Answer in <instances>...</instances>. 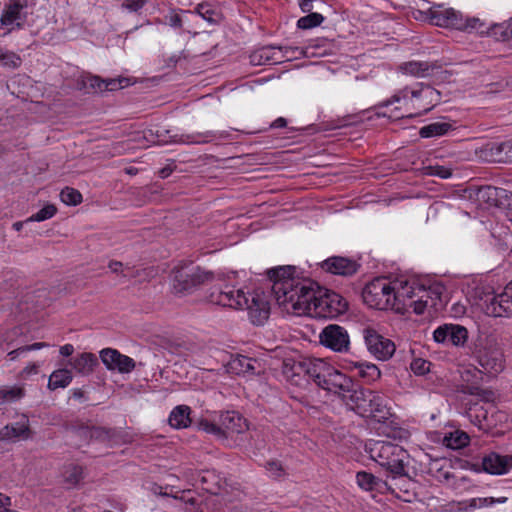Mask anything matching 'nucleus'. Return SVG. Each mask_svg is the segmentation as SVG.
<instances>
[{
	"label": "nucleus",
	"mask_w": 512,
	"mask_h": 512,
	"mask_svg": "<svg viewBox=\"0 0 512 512\" xmlns=\"http://www.w3.org/2000/svg\"><path fill=\"white\" fill-rule=\"evenodd\" d=\"M294 266H279L268 271V277L273 282L272 293L279 306L287 312L295 313L297 308L305 307L312 293L308 291L310 281H300L293 277Z\"/></svg>",
	"instance_id": "1"
},
{
	"label": "nucleus",
	"mask_w": 512,
	"mask_h": 512,
	"mask_svg": "<svg viewBox=\"0 0 512 512\" xmlns=\"http://www.w3.org/2000/svg\"><path fill=\"white\" fill-rule=\"evenodd\" d=\"M209 298L212 303L223 307L247 309L255 325H263L270 315L269 301L263 293H254L249 298L241 289L226 284L212 291Z\"/></svg>",
	"instance_id": "2"
},
{
	"label": "nucleus",
	"mask_w": 512,
	"mask_h": 512,
	"mask_svg": "<svg viewBox=\"0 0 512 512\" xmlns=\"http://www.w3.org/2000/svg\"><path fill=\"white\" fill-rule=\"evenodd\" d=\"M441 100V93L430 85L418 84V88L410 90L405 87L395 93L389 100L380 106L387 107L393 103L403 101L407 114H397L395 118H413L428 113Z\"/></svg>",
	"instance_id": "3"
},
{
	"label": "nucleus",
	"mask_w": 512,
	"mask_h": 512,
	"mask_svg": "<svg viewBox=\"0 0 512 512\" xmlns=\"http://www.w3.org/2000/svg\"><path fill=\"white\" fill-rule=\"evenodd\" d=\"M417 20L428 21L430 24L443 27L452 28L457 30L472 31L476 30L478 33L483 34L484 24L478 18L464 19L459 11L453 8H442L441 6H434L427 11L418 10Z\"/></svg>",
	"instance_id": "4"
},
{
	"label": "nucleus",
	"mask_w": 512,
	"mask_h": 512,
	"mask_svg": "<svg viewBox=\"0 0 512 512\" xmlns=\"http://www.w3.org/2000/svg\"><path fill=\"white\" fill-rule=\"evenodd\" d=\"M313 286L314 283L311 282L307 289L312 293L311 299H307L308 303L305 304V307L297 308L295 313L302 314L313 311L323 317L333 318L346 312L348 303L344 297L334 291L320 289L316 291Z\"/></svg>",
	"instance_id": "5"
},
{
	"label": "nucleus",
	"mask_w": 512,
	"mask_h": 512,
	"mask_svg": "<svg viewBox=\"0 0 512 512\" xmlns=\"http://www.w3.org/2000/svg\"><path fill=\"white\" fill-rule=\"evenodd\" d=\"M366 451L372 460L389 472V475L404 473V468L408 464L407 451L392 442L371 441L366 445Z\"/></svg>",
	"instance_id": "6"
},
{
	"label": "nucleus",
	"mask_w": 512,
	"mask_h": 512,
	"mask_svg": "<svg viewBox=\"0 0 512 512\" xmlns=\"http://www.w3.org/2000/svg\"><path fill=\"white\" fill-rule=\"evenodd\" d=\"M472 359L483 374L497 375L505 368V356L502 348L492 337L479 338L471 351Z\"/></svg>",
	"instance_id": "7"
},
{
	"label": "nucleus",
	"mask_w": 512,
	"mask_h": 512,
	"mask_svg": "<svg viewBox=\"0 0 512 512\" xmlns=\"http://www.w3.org/2000/svg\"><path fill=\"white\" fill-rule=\"evenodd\" d=\"M310 378L318 387L339 396L341 399L352 386L350 377L321 359H316L315 366L310 368Z\"/></svg>",
	"instance_id": "8"
},
{
	"label": "nucleus",
	"mask_w": 512,
	"mask_h": 512,
	"mask_svg": "<svg viewBox=\"0 0 512 512\" xmlns=\"http://www.w3.org/2000/svg\"><path fill=\"white\" fill-rule=\"evenodd\" d=\"M33 10L34 4L29 0H9L0 17V28L10 33L30 25Z\"/></svg>",
	"instance_id": "9"
},
{
	"label": "nucleus",
	"mask_w": 512,
	"mask_h": 512,
	"mask_svg": "<svg viewBox=\"0 0 512 512\" xmlns=\"http://www.w3.org/2000/svg\"><path fill=\"white\" fill-rule=\"evenodd\" d=\"M363 301L378 310H395L393 286L384 278H376L368 283L362 292Z\"/></svg>",
	"instance_id": "10"
},
{
	"label": "nucleus",
	"mask_w": 512,
	"mask_h": 512,
	"mask_svg": "<svg viewBox=\"0 0 512 512\" xmlns=\"http://www.w3.org/2000/svg\"><path fill=\"white\" fill-rule=\"evenodd\" d=\"M213 272L202 270L198 266H187L178 269L174 276V289L177 293L188 292L192 288L213 281Z\"/></svg>",
	"instance_id": "11"
},
{
	"label": "nucleus",
	"mask_w": 512,
	"mask_h": 512,
	"mask_svg": "<svg viewBox=\"0 0 512 512\" xmlns=\"http://www.w3.org/2000/svg\"><path fill=\"white\" fill-rule=\"evenodd\" d=\"M319 342L325 348L337 353H346L350 349L348 331L338 324H329L324 327L319 334Z\"/></svg>",
	"instance_id": "12"
},
{
	"label": "nucleus",
	"mask_w": 512,
	"mask_h": 512,
	"mask_svg": "<svg viewBox=\"0 0 512 512\" xmlns=\"http://www.w3.org/2000/svg\"><path fill=\"white\" fill-rule=\"evenodd\" d=\"M386 483L385 493H390L404 502H413L417 497L416 483L408 476L406 467L402 474L392 473V475H389Z\"/></svg>",
	"instance_id": "13"
},
{
	"label": "nucleus",
	"mask_w": 512,
	"mask_h": 512,
	"mask_svg": "<svg viewBox=\"0 0 512 512\" xmlns=\"http://www.w3.org/2000/svg\"><path fill=\"white\" fill-rule=\"evenodd\" d=\"M365 345L376 359L388 360L395 352V344L388 338L379 334L375 329L366 327L362 331Z\"/></svg>",
	"instance_id": "14"
},
{
	"label": "nucleus",
	"mask_w": 512,
	"mask_h": 512,
	"mask_svg": "<svg viewBox=\"0 0 512 512\" xmlns=\"http://www.w3.org/2000/svg\"><path fill=\"white\" fill-rule=\"evenodd\" d=\"M391 283L393 286L395 311L398 313L407 311V303L418 296V294H428V290L415 282L397 280Z\"/></svg>",
	"instance_id": "15"
},
{
	"label": "nucleus",
	"mask_w": 512,
	"mask_h": 512,
	"mask_svg": "<svg viewBox=\"0 0 512 512\" xmlns=\"http://www.w3.org/2000/svg\"><path fill=\"white\" fill-rule=\"evenodd\" d=\"M485 303L484 311L488 316L512 318V281L501 293L489 297Z\"/></svg>",
	"instance_id": "16"
},
{
	"label": "nucleus",
	"mask_w": 512,
	"mask_h": 512,
	"mask_svg": "<svg viewBox=\"0 0 512 512\" xmlns=\"http://www.w3.org/2000/svg\"><path fill=\"white\" fill-rule=\"evenodd\" d=\"M296 51L298 47H275V46H265L261 47L254 52L251 53L249 59L250 63L254 66L261 65H275L284 61V59L291 58L288 55V51Z\"/></svg>",
	"instance_id": "17"
},
{
	"label": "nucleus",
	"mask_w": 512,
	"mask_h": 512,
	"mask_svg": "<svg viewBox=\"0 0 512 512\" xmlns=\"http://www.w3.org/2000/svg\"><path fill=\"white\" fill-rule=\"evenodd\" d=\"M185 477L191 484L199 483L201 489L214 495L219 494L226 485L225 480L215 470L187 471Z\"/></svg>",
	"instance_id": "18"
},
{
	"label": "nucleus",
	"mask_w": 512,
	"mask_h": 512,
	"mask_svg": "<svg viewBox=\"0 0 512 512\" xmlns=\"http://www.w3.org/2000/svg\"><path fill=\"white\" fill-rule=\"evenodd\" d=\"M102 363L108 370H117L120 373H130L135 369L136 363L131 357L121 354L113 348H104L99 353Z\"/></svg>",
	"instance_id": "19"
},
{
	"label": "nucleus",
	"mask_w": 512,
	"mask_h": 512,
	"mask_svg": "<svg viewBox=\"0 0 512 512\" xmlns=\"http://www.w3.org/2000/svg\"><path fill=\"white\" fill-rule=\"evenodd\" d=\"M433 338L438 343L449 342L454 346H463L468 339V331L461 325L444 324L434 331Z\"/></svg>",
	"instance_id": "20"
},
{
	"label": "nucleus",
	"mask_w": 512,
	"mask_h": 512,
	"mask_svg": "<svg viewBox=\"0 0 512 512\" xmlns=\"http://www.w3.org/2000/svg\"><path fill=\"white\" fill-rule=\"evenodd\" d=\"M320 266L328 273L344 277L354 275L360 268V264L356 260L342 256L329 257Z\"/></svg>",
	"instance_id": "21"
},
{
	"label": "nucleus",
	"mask_w": 512,
	"mask_h": 512,
	"mask_svg": "<svg viewBox=\"0 0 512 512\" xmlns=\"http://www.w3.org/2000/svg\"><path fill=\"white\" fill-rule=\"evenodd\" d=\"M312 366H315V360L295 361L293 359H286L283 361L282 373L287 381L300 385L304 376L310 378V368Z\"/></svg>",
	"instance_id": "22"
},
{
	"label": "nucleus",
	"mask_w": 512,
	"mask_h": 512,
	"mask_svg": "<svg viewBox=\"0 0 512 512\" xmlns=\"http://www.w3.org/2000/svg\"><path fill=\"white\" fill-rule=\"evenodd\" d=\"M371 390L364 389L352 381V386L349 388V392H345L342 401L349 409L353 410L360 416H364L368 409V393Z\"/></svg>",
	"instance_id": "23"
},
{
	"label": "nucleus",
	"mask_w": 512,
	"mask_h": 512,
	"mask_svg": "<svg viewBox=\"0 0 512 512\" xmlns=\"http://www.w3.org/2000/svg\"><path fill=\"white\" fill-rule=\"evenodd\" d=\"M483 470L492 475H502L512 467V455H500L491 452L482 460Z\"/></svg>",
	"instance_id": "24"
},
{
	"label": "nucleus",
	"mask_w": 512,
	"mask_h": 512,
	"mask_svg": "<svg viewBox=\"0 0 512 512\" xmlns=\"http://www.w3.org/2000/svg\"><path fill=\"white\" fill-rule=\"evenodd\" d=\"M368 409L363 417L374 418L377 421H382L390 415L387 407V400L384 396L372 391L368 393Z\"/></svg>",
	"instance_id": "25"
},
{
	"label": "nucleus",
	"mask_w": 512,
	"mask_h": 512,
	"mask_svg": "<svg viewBox=\"0 0 512 512\" xmlns=\"http://www.w3.org/2000/svg\"><path fill=\"white\" fill-rule=\"evenodd\" d=\"M220 424L226 439L230 434H240L247 428L245 419L235 411H226L220 415Z\"/></svg>",
	"instance_id": "26"
},
{
	"label": "nucleus",
	"mask_w": 512,
	"mask_h": 512,
	"mask_svg": "<svg viewBox=\"0 0 512 512\" xmlns=\"http://www.w3.org/2000/svg\"><path fill=\"white\" fill-rule=\"evenodd\" d=\"M69 365L82 376L92 374L99 365L98 358L90 352H83L69 360Z\"/></svg>",
	"instance_id": "27"
},
{
	"label": "nucleus",
	"mask_w": 512,
	"mask_h": 512,
	"mask_svg": "<svg viewBox=\"0 0 512 512\" xmlns=\"http://www.w3.org/2000/svg\"><path fill=\"white\" fill-rule=\"evenodd\" d=\"M256 364V359L244 355H235L228 361L226 369L229 373L236 375L255 374Z\"/></svg>",
	"instance_id": "28"
},
{
	"label": "nucleus",
	"mask_w": 512,
	"mask_h": 512,
	"mask_svg": "<svg viewBox=\"0 0 512 512\" xmlns=\"http://www.w3.org/2000/svg\"><path fill=\"white\" fill-rule=\"evenodd\" d=\"M31 430L29 428L28 419L23 418L21 421L8 424L0 429V441L11 440V439H23L30 438Z\"/></svg>",
	"instance_id": "29"
},
{
	"label": "nucleus",
	"mask_w": 512,
	"mask_h": 512,
	"mask_svg": "<svg viewBox=\"0 0 512 512\" xmlns=\"http://www.w3.org/2000/svg\"><path fill=\"white\" fill-rule=\"evenodd\" d=\"M466 415L470 422L478 427L479 430L488 431L491 428V423L488 420V411L481 403H471L466 410Z\"/></svg>",
	"instance_id": "30"
},
{
	"label": "nucleus",
	"mask_w": 512,
	"mask_h": 512,
	"mask_svg": "<svg viewBox=\"0 0 512 512\" xmlns=\"http://www.w3.org/2000/svg\"><path fill=\"white\" fill-rule=\"evenodd\" d=\"M482 372L480 369L473 368H465L461 371V378L464 382H471V386L467 387V392L470 394L480 395L482 398L489 400L490 397L493 396V392L490 390H481V393L478 392V387L474 386L478 384L482 380Z\"/></svg>",
	"instance_id": "31"
},
{
	"label": "nucleus",
	"mask_w": 512,
	"mask_h": 512,
	"mask_svg": "<svg viewBox=\"0 0 512 512\" xmlns=\"http://www.w3.org/2000/svg\"><path fill=\"white\" fill-rule=\"evenodd\" d=\"M356 482L358 486L365 491H377L383 494L385 493V488L387 487L386 481L366 471L357 472Z\"/></svg>",
	"instance_id": "32"
},
{
	"label": "nucleus",
	"mask_w": 512,
	"mask_h": 512,
	"mask_svg": "<svg viewBox=\"0 0 512 512\" xmlns=\"http://www.w3.org/2000/svg\"><path fill=\"white\" fill-rule=\"evenodd\" d=\"M455 130V122L436 121L420 128L419 135L422 138L440 137Z\"/></svg>",
	"instance_id": "33"
},
{
	"label": "nucleus",
	"mask_w": 512,
	"mask_h": 512,
	"mask_svg": "<svg viewBox=\"0 0 512 512\" xmlns=\"http://www.w3.org/2000/svg\"><path fill=\"white\" fill-rule=\"evenodd\" d=\"M416 297L417 299L407 303V310L412 308L415 314L421 315L429 305L428 299H430L431 305H436V300L440 298V293L436 290H428V294H418Z\"/></svg>",
	"instance_id": "34"
},
{
	"label": "nucleus",
	"mask_w": 512,
	"mask_h": 512,
	"mask_svg": "<svg viewBox=\"0 0 512 512\" xmlns=\"http://www.w3.org/2000/svg\"><path fill=\"white\" fill-rule=\"evenodd\" d=\"M190 413L189 406L179 405L175 407L170 413L169 424L177 429L187 428L191 423Z\"/></svg>",
	"instance_id": "35"
},
{
	"label": "nucleus",
	"mask_w": 512,
	"mask_h": 512,
	"mask_svg": "<svg viewBox=\"0 0 512 512\" xmlns=\"http://www.w3.org/2000/svg\"><path fill=\"white\" fill-rule=\"evenodd\" d=\"M72 379L70 370L66 368L55 370L49 377L48 388L50 390L65 388L72 382Z\"/></svg>",
	"instance_id": "36"
},
{
	"label": "nucleus",
	"mask_w": 512,
	"mask_h": 512,
	"mask_svg": "<svg viewBox=\"0 0 512 512\" xmlns=\"http://www.w3.org/2000/svg\"><path fill=\"white\" fill-rule=\"evenodd\" d=\"M431 65L428 62L410 61L403 63L400 70L405 73L416 77H425L429 74Z\"/></svg>",
	"instance_id": "37"
},
{
	"label": "nucleus",
	"mask_w": 512,
	"mask_h": 512,
	"mask_svg": "<svg viewBox=\"0 0 512 512\" xmlns=\"http://www.w3.org/2000/svg\"><path fill=\"white\" fill-rule=\"evenodd\" d=\"M64 482L70 487L76 486L84 478V470L76 464H68L63 470Z\"/></svg>",
	"instance_id": "38"
},
{
	"label": "nucleus",
	"mask_w": 512,
	"mask_h": 512,
	"mask_svg": "<svg viewBox=\"0 0 512 512\" xmlns=\"http://www.w3.org/2000/svg\"><path fill=\"white\" fill-rule=\"evenodd\" d=\"M355 368L358 370V375L367 382H373L380 378V370L375 364L357 362Z\"/></svg>",
	"instance_id": "39"
},
{
	"label": "nucleus",
	"mask_w": 512,
	"mask_h": 512,
	"mask_svg": "<svg viewBox=\"0 0 512 512\" xmlns=\"http://www.w3.org/2000/svg\"><path fill=\"white\" fill-rule=\"evenodd\" d=\"M79 85L87 92H103L104 79L88 74L81 77Z\"/></svg>",
	"instance_id": "40"
},
{
	"label": "nucleus",
	"mask_w": 512,
	"mask_h": 512,
	"mask_svg": "<svg viewBox=\"0 0 512 512\" xmlns=\"http://www.w3.org/2000/svg\"><path fill=\"white\" fill-rule=\"evenodd\" d=\"M444 443L448 448L460 449L468 445L469 436L463 431H455L445 436Z\"/></svg>",
	"instance_id": "41"
},
{
	"label": "nucleus",
	"mask_w": 512,
	"mask_h": 512,
	"mask_svg": "<svg viewBox=\"0 0 512 512\" xmlns=\"http://www.w3.org/2000/svg\"><path fill=\"white\" fill-rule=\"evenodd\" d=\"M323 21L324 17L322 14L317 12H309L308 15L298 19L297 27L303 30L312 29L314 27L321 25Z\"/></svg>",
	"instance_id": "42"
},
{
	"label": "nucleus",
	"mask_w": 512,
	"mask_h": 512,
	"mask_svg": "<svg viewBox=\"0 0 512 512\" xmlns=\"http://www.w3.org/2000/svg\"><path fill=\"white\" fill-rule=\"evenodd\" d=\"M194 12L211 24L218 22V13L206 2L198 4Z\"/></svg>",
	"instance_id": "43"
},
{
	"label": "nucleus",
	"mask_w": 512,
	"mask_h": 512,
	"mask_svg": "<svg viewBox=\"0 0 512 512\" xmlns=\"http://www.w3.org/2000/svg\"><path fill=\"white\" fill-rule=\"evenodd\" d=\"M116 435L115 429L90 426V438L93 440L106 442L110 441Z\"/></svg>",
	"instance_id": "44"
},
{
	"label": "nucleus",
	"mask_w": 512,
	"mask_h": 512,
	"mask_svg": "<svg viewBox=\"0 0 512 512\" xmlns=\"http://www.w3.org/2000/svg\"><path fill=\"white\" fill-rule=\"evenodd\" d=\"M60 198L66 205L76 206L82 202L81 193L71 187H65L60 193Z\"/></svg>",
	"instance_id": "45"
},
{
	"label": "nucleus",
	"mask_w": 512,
	"mask_h": 512,
	"mask_svg": "<svg viewBox=\"0 0 512 512\" xmlns=\"http://www.w3.org/2000/svg\"><path fill=\"white\" fill-rule=\"evenodd\" d=\"M57 212V208L53 204H47L37 213L30 216L26 222H41L52 218Z\"/></svg>",
	"instance_id": "46"
},
{
	"label": "nucleus",
	"mask_w": 512,
	"mask_h": 512,
	"mask_svg": "<svg viewBox=\"0 0 512 512\" xmlns=\"http://www.w3.org/2000/svg\"><path fill=\"white\" fill-rule=\"evenodd\" d=\"M49 344L48 343H45V342H37V343H33L31 345H26V346H22V347H19V348H16L12 351H10L7 356L9 357V360L10 361H14L16 360L19 356H21L22 354L26 353V352H29V351H34V350H39V349H42L44 347H48Z\"/></svg>",
	"instance_id": "47"
},
{
	"label": "nucleus",
	"mask_w": 512,
	"mask_h": 512,
	"mask_svg": "<svg viewBox=\"0 0 512 512\" xmlns=\"http://www.w3.org/2000/svg\"><path fill=\"white\" fill-rule=\"evenodd\" d=\"M0 63L4 67L15 69L21 65L22 60L16 53L3 49V55L1 56Z\"/></svg>",
	"instance_id": "48"
},
{
	"label": "nucleus",
	"mask_w": 512,
	"mask_h": 512,
	"mask_svg": "<svg viewBox=\"0 0 512 512\" xmlns=\"http://www.w3.org/2000/svg\"><path fill=\"white\" fill-rule=\"evenodd\" d=\"M73 437L77 440L76 444L81 446L92 441L90 438V426H79L71 431Z\"/></svg>",
	"instance_id": "49"
},
{
	"label": "nucleus",
	"mask_w": 512,
	"mask_h": 512,
	"mask_svg": "<svg viewBox=\"0 0 512 512\" xmlns=\"http://www.w3.org/2000/svg\"><path fill=\"white\" fill-rule=\"evenodd\" d=\"M507 26V21L503 23L493 24L489 28V31L487 33L494 36L497 40H508L510 39V34H508L509 30Z\"/></svg>",
	"instance_id": "50"
},
{
	"label": "nucleus",
	"mask_w": 512,
	"mask_h": 512,
	"mask_svg": "<svg viewBox=\"0 0 512 512\" xmlns=\"http://www.w3.org/2000/svg\"><path fill=\"white\" fill-rule=\"evenodd\" d=\"M199 426L206 433L212 434L219 439H226V435H224V430L222 429L221 424L217 425L207 420H203L200 422Z\"/></svg>",
	"instance_id": "51"
},
{
	"label": "nucleus",
	"mask_w": 512,
	"mask_h": 512,
	"mask_svg": "<svg viewBox=\"0 0 512 512\" xmlns=\"http://www.w3.org/2000/svg\"><path fill=\"white\" fill-rule=\"evenodd\" d=\"M129 85L127 78H107L104 79L103 92L104 91H116Z\"/></svg>",
	"instance_id": "52"
},
{
	"label": "nucleus",
	"mask_w": 512,
	"mask_h": 512,
	"mask_svg": "<svg viewBox=\"0 0 512 512\" xmlns=\"http://www.w3.org/2000/svg\"><path fill=\"white\" fill-rule=\"evenodd\" d=\"M163 23L174 29H181L183 26V19L176 9H171L169 13L164 16Z\"/></svg>",
	"instance_id": "53"
},
{
	"label": "nucleus",
	"mask_w": 512,
	"mask_h": 512,
	"mask_svg": "<svg viewBox=\"0 0 512 512\" xmlns=\"http://www.w3.org/2000/svg\"><path fill=\"white\" fill-rule=\"evenodd\" d=\"M24 395V391L19 387H10L0 390V399L4 401H13L20 399Z\"/></svg>",
	"instance_id": "54"
},
{
	"label": "nucleus",
	"mask_w": 512,
	"mask_h": 512,
	"mask_svg": "<svg viewBox=\"0 0 512 512\" xmlns=\"http://www.w3.org/2000/svg\"><path fill=\"white\" fill-rule=\"evenodd\" d=\"M215 137L212 131H206L205 133H197L195 135H187L185 140L186 143H207Z\"/></svg>",
	"instance_id": "55"
},
{
	"label": "nucleus",
	"mask_w": 512,
	"mask_h": 512,
	"mask_svg": "<svg viewBox=\"0 0 512 512\" xmlns=\"http://www.w3.org/2000/svg\"><path fill=\"white\" fill-rule=\"evenodd\" d=\"M431 363L424 359H414L411 363V370L417 375H424L429 372Z\"/></svg>",
	"instance_id": "56"
},
{
	"label": "nucleus",
	"mask_w": 512,
	"mask_h": 512,
	"mask_svg": "<svg viewBox=\"0 0 512 512\" xmlns=\"http://www.w3.org/2000/svg\"><path fill=\"white\" fill-rule=\"evenodd\" d=\"M266 470L269 472L270 476L274 478H279L284 475V468L282 464L276 460L267 462Z\"/></svg>",
	"instance_id": "57"
},
{
	"label": "nucleus",
	"mask_w": 512,
	"mask_h": 512,
	"mask_svg": "<svg viewBox=\"0 0 512 512\" xmlns=\"http://www.w3.org/2000/svg\"><path fill=\"white\" fill-rule=\"evenodd\" d=\"M147 2L148 0H124L122 8L127 9L130 12H138Z\"/></svg>",
	"instance_id": "58"
},
{
	"label": "nucleus",
	"mask_w": 512,
	"mask_h": 512,
	"mask_svg": "<svg viewBox=\"0 0 512 512\" xmlns=\"http://www.w3.org/2000/svg\"><path fill=\"white\" fill-rule=\"evenodd\" d=\"M506 501H507L506 497H499V498L479 497L478 498V504H479L480 508L490 507L494 504H502V503H505Z\"/></svg>",
	"instance_id": "59"
},
{
	"label": "nucleus",
	"mask_w": 512,
	"mask_h": 512,
	"mask_svg": "<svg viewBox=\"0 0 512 512\" xmlns=\"http://www.w3.org/2000/svg\"><path fill=\"white\" fill-rule=\"evenodd\" d=\"M454 474L444 467H439L436 471L435 478L441 483H450L452 479H454Z\"/></svg>",
	"instance_id": "60"
},
{
	"label": "nucleus",
	"mask_w": 512,
	"mask_h": 512,
	"mask_svg": "<svg viewBox=\"0 0 512 512\" xmlns=\"http://www.w3.org/2000/svg\"><path fill=\"white\" fill-rule=\"evenodd\" d=\"M479 196L487 198V202L495 203L497 196V189L495 187L487 186L479 190Z\"/></svg>",
	"instance_id": "61"
},
{
	"label": "nucleus",
	"mask_w": 512,
	"mask_h": 512,
	"mask_svg": "<svg viewBox=\"0 0 512 512\" xmlns=\"http://www.w3.org/2000/svg\"><path fill=\"white\" fill-rule=\"evenodd\" d=\"M430 169H431V173H430L431 175L438 176L442 179H447V178L451 177V175H452L451 170L444 166L430 167Z\"/></svg>",
	"instance_id": "62"
},
{
	"label": "nucleus",
	"mask_w": 512,
	"mask_h": 512,
	"mask_svg": "<svg viewBox=\"0 0 512 512\" xmlns=\"http://www.w3.org/2000/svg\"><path fill=\"white\" fill-rule=\"evenodd\" d=\"M108 267L109 269L113 272V273H117V274H122L124 277H127L128 274L125 273V269H124V265L122 262H119V261H110L109 264H108Z\"/></svg>",
	"instance_id": "63"
},
{
	"label": "nucleus",
	"mask_w": 512,
	"mask_h": 512,
	"mask_svg": "<svg viewBox=\"0 0 512 512\" xmlns=\"http://www.w3.org/2000/svg\"><path fill=\"white\" fill-rule=\"evenodd\" d=\"M11 505V498L0 492V512H12L6 507Z\"/></svg>",
	"instance_id": "64"
}]
</instances>
